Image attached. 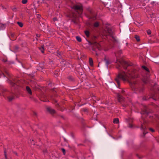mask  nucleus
Segmentation results:
<instances>
[{"label":"nucleus","mask_w":159,"mask_h":159,"mask_svg":"<svg viewBox=\"0 0 159 159\" xmlns=\"http://www.w3.org/2000/svg\"><path fill=\"white\" fill-rule=\"evenodd\" d=\"M56 116H57H57H59V117H61V118H62L63 119H65V117L63 116H61V115H57V114Z\"/></svg>","instance_id":"72a5a7b5"},{"label":"nucleus","mask_w":159,"mask_h":159,"mask_svg":"<svg viewBox=\"0 0 159 159\" xmlns=\"http://www.w3.org/2000/svg\"><path fill=\"white\" fill-rule=\"evenodd\" d=\"M145 126L143 124H141V130H144L143 133V136H144L145 134L147 133V132H145V129H146Z\"/></svg>","instance_id":"4468645a"},{"label":"nucleus","mask_w":159,"mask_h":159,"mask_svg":"<svg viewBox=\"0 0 159 159\" xmlns=\"http://www.w3.org/2000/svg\"><path fill=\"white\" fill-rule=\"evenodd\" d=\"M60 70L59 69L56 70L54 71V75L55 77H57L58 76V73Z\"/></svg>","instance_id":"a211bd4d"},{"label":"nucleus","mask_w":159,"mask_h":159,"mask_svg":"<svg viewBox=\"0 0 159 159\" xmlns=\"http://www.w3.org/2000/svg\"><path fill=\"white\" fill-rule=\"evenodd\" d=\"M53 21H56L58 20L57 18L56 17H54L53 18Z\"/></svg>","instance_id":"79ce46f5"},{"label":"nucleus","mask_w":159,"mask_h":159,"mask_svg":"<svg viewBox=\"0 0 159 159\" xmlns=\"http://www.w3.org/2000/svg\"><path fill=\"white\" fill-rule=\"evenodd\" d=\"M43 66L38 67V68L37 69L38 70H39V71H42V70L43 69Z\"/></svg>","instance_id":"58836bf2"},{"label":"nucleus","mask_w":159,"mask_h":159,"mask_svg":"<svg viewBox=\"0 0 159 159\" xmlns=\"http://www.w3.org/2000/svg\"><path fill=\"white\" fill-rule=\"evenodd\" d=\"M40 100H41V101H43V102H47V100H46V99H45V100H42L41 99H40Z\"/></svg>","instance_id":"603ef678"},{"label":"nucleus","mask_w":159,"mask_h":159,"mask_svg":"<svg viewBox=\"0 0 159 159\" xmlns=\"http://www.w3.org/2000/svg\"><path fill=\"white\" fill-rule=\"evenodd\" d=\"M152 110L149 107H146L142 111L143 113L144 114L148 115L149 113L152 112Z\"/></svg>","instance_id":"9d476101"},{"label":"nucleus","mask_w":159,"mask_h":159,"mask_svg":"<svg viewBox=\"0 0 159 159\" xmlns=\"http://www.w3.org/2000/svg\"><path fill=\"white\" fill-rule=\"evenodd\" d=\"M7 152H6V150L5 149H4V155H5V158L6 159H7Z\"/></svg>","instance_id":"473e14b6"},{"label":"nucleus","mask_w":159,"mask_h":159,"mask_svg":"<svg viewBox=\"0 0 159 159\" xmlns=\"http://www.w3.org/2000/svg\"><path fill=\"white\" fill-rule=\"evenodd\" d=\"M117 98L118 102L122 103L125 100V98L120 93L117 94Z\"/></svg>","instance_id":"9b49d317"},{"label":"nucleus","mask_w":159,"mask_h":159,"mask_svg":"<svg viewBox=\"0 0 159 159\" xmlns=\"http://www.w3.org/2000/svg\"><path fill=\"white\" fill-rule=\"evenodd\" d=\"M116 61L119 62L122 66L124 69L125 70H127V68L128 66H131L132 65V63L129 64L125 61H118V60H117Z\"/></svg>","instance_id":"423d86ee"},{"label":"nucleus","mask_w":159,"mask_h":159,"mask_svg":"<svg viewBox=\"0 0 159 159\" xmlns=\"http://www.w3.org/2000/svg\"><path fill=\"white\" fill-rule=\"evenodd\" d=\"M1 76L3 77H6L7 78L10 77V75L8 71L5 69L4 70V72H2V74L1 75Z\"/></svg>","instance_id":"f8f14e48"},{"label":"nucleus","mask_w":159,"mask_h":159,"mask_svg":"<svg viewBox=\"0 0 159 159\" xmlns=\"http://www.w3.org/2000/svg\"><path fill=\"white\" fill-rule=\"evenodd\" d=\"M40 17H41V16L40 14H38L37 16V17L38 18H40Z\"/></svg>","instance_id":"09e8293b"},{"label":"nucleus","mask_w":159,"mask_h":159,"mask_svg":"<svg viewBox=\"0 0 159 159\" xmlns=\"http://www.w3.org/2000/svg\"><path fill=\"white\" fill-rule=\"evenodd\" d=\"M134 38L137 42H139L140 40V37L139 36L137 35H135Z\"/></svg>","instance_id":"cd10ccee"},{"label":"nucleus","mask_w":159,"mask_h":159,"mask_svg":"<svg viewBox=\"0 0 159 159\" xmlns=\"http://www.w3.org/2000/svg\"><path fill=\"white\" fill-rule=\"evenodd\" d=\"M36 36H37V37H40V35L39 34H37L36 35Z\"/></svg>","instance_id":"6e6d98bb"},{"label":"nucleus","mask_w":159,"mask_h":159,"mask_svg":"<svg viewBox=\"0 0 159 159\" xmlns=\"http://www.w3.org/2000/svg\"><path fill=\"white\" fill-rule=\"evenodd\" d=\"M27 2V0H22V3L23 4H26Z\"/></svg>","instance_id":"e433bc0d"},{"label":"nucleus","mask_w":159,"mask_h":159,"mask_svg":"<svg viewBox=\"0 0 159 159\" xmlns=\"http://www.w3.org/2000/svg\"><path fill=\"white\" fill-rule=\"evenodd\" d=\"M72 8L75 11H78L79 14H81L83 11L82 7L79 5H75Z\"/></svg>","instance_id":"6e6552de"},{"label":"nucleus","mask_w":159,"mask_h":159,"mask_svg":"<svg viewBox=\"0 0 159 159\" xmlns=\"http://www.w3.org/2000/svg\"><path fill=\"white\" fill-rule=\"evenodd\" d=\"M89 64H90V66H93V59H92V58L90 57L89 58Z\"/></svg>","instance_id":"aec40b11"},{"label":"nucleus","mask_w":159,"mask_h":159,"mask_svg":"<svg viewBox=\"0 0 159 159\" xmlns=\"http://www.w3.org/2000/svg\"><path fill=\"white\" fill-rule=\"evenodd\" d=\"M44 46L43 45V46H41V47H40L39 48V49L40 50L41 52L42 53H44Z\"/></svg>","instance_id":"a878e982"},{"label":"nucleus","mask_w":159,"mask_h":159,"mask_svg":"<svg viewBox=\"0 0 159 159\" xmlns=\"http://www.w3.org/2000/svg\"><path fill=\"white\" fill-rule=\"evenodd\" d=\"M15 35L13 34H11V39L12 40H16V39L14 37Z\"/></svg>","instance_id":"bb28decb"},{"label":"nucleus","mask_w":159,"mask_h":159,"mask_svg":"<svg viewBox=\"0 0 159 159\" xmlns=\"http://www.w3.org/2000/svg\"><path fill=\"white\" fill-rule=\"evenodd\" d=\"M120 67V65H118V66H116V68L117 69H119Z\"/></svg>","instance_id":"de8ad7c7"},{"label":"nucleus","mask_w":159,"mask_h":159,"mask_svg":"<svg viewBox=\"0 0 159 159\" xmlns=\"http://www.w3.org/2000/svg\"><path fill=\"white\" fill-rule=\"evenodd\" d=\"M133 125L129 123V125H128V127H129V128H132L133 127Z\"/></svg>","instance_id":"37998d69"},{"label":"nucleus","mask_w":159,"mask_h":159,"mask_svg":"<svg viewBox=\"0 0 159 159\" xmlns=\"http://www.w3.org/2000/svg\"><path fill=\"white\" fill-rule=\"evenodd\" d=\"M82 111L84 112H88V109L86 108H83L82 109Z\"/></svg>","instance_id":"2f4dec72"},{"label":"nucleus","mask_w":159,"mask_h":159,"mask_svg":"<svg viewBox=\"0 0 159 159\" xmlns=\"http://www.w3.org/2000/svg\"><path fill=\"white\" fill-rule=\"evenodd\" d=\"M97 53H96V55H97Z\"/></svg>","instance_id":"69168bd1"},{"label":"nucleus","mask_w":159,"mask_h":159,"mask_svg":"<svg viewBox=\"0 0 159 159\" xmlns=\"http://www.w3.org/2000/svg\"><path fill=\"white\" fill-rule=\"evenodd\" d=\"M55 103H57V100H55Z\"/></svg>","instance_id":"bf43d9fd"},{"label":"nucleus","mask_w":159,"mask_h":159,"mask_svg":"<svg viewBox=\"0 0 159 159\" xmlns=\"http://www.w3.org/2000/svg\"><path fill=\"white\" fill-rule=\"evenodd\" d=\"M104 60L105 62L106 65L107 67L111 63L110 60L106 56L104 57Z\"/></svg>","instance_id":"ddd939ff"},{"label":"nucleus","mask_w":159,"mask_h":159,"mask_svg":"<svg viewBox=\"0 0 159 159\" xmlns=\"http://www.w3.org/2000/svg\"><path fill=\"white\" fill-rule=\"evenodd\" d=\"M81 119L82 120L84 121V119L82 118H81Z\"/></svg>","instance_id":"052dcab7"},{"label":"nucleus","mask_w":159,"mask_h":159,"mask_svg":"<svg viewBox=\"0 0 159 159\" xmlns=\"http://www.w3.org/2000/svg\"><path fill=\"white\" fill-rule=\"evenodd\" d=\"M107 33L109 34V35L112 38V41L116 43L117 42L116 39L113 35L114 32L112 31L111 29L110 28L107 27Z\"/></svg>","instance_id":"39448f33"},{"label":"nucleus","mask_w":159,"mask_h":159,"mask_svg":"<svg viewBox=\"0 0 159 159\" xmlns=\"http://www.w3.org/2000/svg\"><path fill=\"white\" fill-rule=\"evenodd\" d=\"M13 153H14V154H15V155H16V156H17V153L16 152H14V151H13Z\"/></svg>","instance_id":"8fccbe9b"},{"label":"nucleus","mask_w":159,"mask_h":159,"mask_svg":"<svg viewBox=\"0 0 159 159\" xmlns=\"http://www.w3.org/2000/svg\"><path fill=\"white\" fill-rule=\"evenodd\" d=\"M97 37H96V36H93V39L94 41V40H95L96 39H97Z\"/></svg>","instance_id":"c03bdc74"},{"label":"nucleus","mask_w":159,"mask_h":159,"mask_svg":"<svg viewBox=\"0 0 159 159\" xmlns=\"http://www.w3.org/2000/svg\"><path fill=\"white\" fill-rule=\"evenodd\" d=\"M137 71L135 69H132L131 70H128V73L124 71H122L119 73L116 77L115 79L118 88L120 86V80H121L125 82L128 80L129 78L130 77L132 78L138 77Z\"/></svg>","instance_id":"f257e3e1"},{"label":"nucleus","mask_w":159,"mask_h":159,"mask_svg":"<svg viewBox=\"0 0 159 159\" xmlns=\"http://www.w3.org/2000/svg\"><path fill=\"white\" fill-rule=\"evenodd\" d=\"M99 26V23L98 22L96 21L93 24V26L95 28H97Z\"/></svg>","instance_id":"b1692460"},{"label":"nucleus","mask_w":159,"mask_h":159,"mask_svg":"<svg viewBox=\"0 0 159 159\" xmlns=\"http://www.w3.org/2000/svg\"><path fill=\"white\" fill-rule=\"evenodd\" d=\"M122 105H123V107H126V105H124L123 104Z\"/></svg>","instance_id":"13d9d810"},{"label":"nucleus","mask_w":159,"mask_h":159,"mask_svg":"<svg viewBox=\"0 0 159 159\" xmlns=\"http://www.w3.org/2000/svg\"><path fill=\"white\" fill-rule=\"evenodd\" d=\"M33 115L34 116L36 117H37V116H38V114H37V113L35 112V111H33Z\"/></svg>","instance_id":"c9c22d12"},{"label":"nucleus","mask_w":159,"mask_h":159,"mask_svg":"<svg viewBox=\"0 0 159 159\" xmlns=\"http://www.w3.org/2000/svg\"><path fill=\"white\" fill-rule=\"evenodd\" d=\"M19 47L17 46H15L14 47V51L16 52L19 49Z\"/></svg>","instance_id":"c756f323"},{"label":"nucleus","mask_w":159,"mask_h":159,"mask_svg":"<svg viewBox=\"0 0 159 159\" xmlns=\"http://www.w3.org/2000/svg\"><path fill=\"white\" fill-rule=\"evenodd\" d=\"M46 109L47 111L53 116L56 117H57L56 115L57 113L55 110L52 109V107H47Z\"/></svg>","instance_id":"0eeeda50"},{"label":"nucleus","mask_w":159,"mask_h":159,"mask_svg":"<svg viewBox=\"0 0 159 159\" xmlns=\"http://www.w3.org/2000/svg\"><path fill=\"white\" fill-rule=\"evenodd\" d=\"M64 140L65 141H66V142L67 141V140L65 138H64Z\"/></svg>","instance_id":"4d7b16f0"},{"label":"nucleus","mask_w":159,"mask_h":159,"mask_svg":"<svg viewBox=\"0 0 159 159\" xmlns=\"http://www.w3.org/2000/svg\"><path fill=\"white\" fill-rule=\"evenodd\" d=\"M6 26V24H2V23L0 24V29L1 30H3L4 29Z\"/></svg>","instance_id":"412c9836"},{"label":"nucleus","mask_w":159,"mask_h":159,"mask_svg":"<svg viewBox=\"0 0 159 159\" xmlns=\"http://www.w3.org/2000/svg\"><path fill=\"white\" fill-rule=\"evenodd\" d=\"M155 3L154 2H151V4L152 5L154 3Z\"/></svg>","instance_id":"864d4df0"},{"label":"nucleus","mask_w":159,"mask_h":159,"mask_svg":"<svg viewBox=\"0 0 159 159\" xmlns=\"http://www.w3.org/2000/svg\"><path fill=\"white\" fill-rule=\"evenodd\" d=\"M142 69L146 71L148 73H149L150 71L149 69L145 66H142Z\"/></svg>","instance_id":"dca6fc26"},{"label":"nucleus","mask_w":159,"mask_h":159,"mask_svg":"<svg viewBox=\"0 0 159 159\" xmlns=\"http://www.w3.org/2000/svg\"><path fill=\"white\" fill-rule=\"evenodd\" d=\"M26 91L29 94H30V95H32V91L29 87L28 86H26Z\"/></svg>","instance_id":"2eb2a0df"},{"label":"nucleus","mask_w":159,"mask_h":159,"mask_svg":"<svg viewBox=\"0 0 159 159\" xmlns=\"http://www.w3.org/2000/svg\"><path fill=\"white\" fill-rule=\"evenodd\" d=\"M2 61L4 62H6L7 61V59H3L2 60Z\"/></svg>","instance_id":"a19ab883"},{"label":"nucleus","mask_w":159,"mask_h":159,"mask_svg":"<svg viewBox=\"0 0 159 159\" xmlns=\"http://www.w3.org/2000/svg\"><path fill=\"white\" fill-rule=\"evenodd\" d=\"M76 40H77V41H78L79 42H81L82 39L80 37H79V36H77L76 37Z\"/></svg>","instance_id":"c85d7f7f"},{"label":"nucleus","mask_w":159,"mask_h":159,"mask_svg":"<svg viewBox=\"0 0 159 159\" xmlns=\"http://www.w3.org/2000/svg\"><path fill=\"white\" fill-rule=\"evenodd\" d=\"M89 45L92 46V50L94 51H96V49H98V50H101V47L100 44L98 43L93 41H88Z\"/></svg>","instance_id":"20e7f679"},{"label":"nucleus","mask_w":159,"mask_h":159,"mask_svg":"<svg viewBox=\"0 0 159 159\" xmlns=\"http://www.w3.org/2000/svg\"><path fill=\"white\" fill-rule=\"evenodd\" d=\"M113 122L114 124H118L119 123V120L118 118H114L113 120Z\"/></svg>","instance_id":"393cba45"},{"label":"nucleus","mask_w":159,"mask_h":159,"mask_svg":"<svg viewBox=\"0 0 159 159\" xmlns=\"http://www.w3.org/2000/svg\"><path fill=\"white\" fill-rule=\"evenodd\" d=\"M57 56L60 59H61L62 57V52H59L58 51L57 52Z\"/></svg>","instance_id":"4be33fe9"},{"label":"nucleus","mask_w":159,"mask_h":159,"mask_svg":"<svg viewBox=\"0 0 159 159\" xmlns=\"http://www.w3.org/2000/svg\"><path fill=\"white\" fill-rule=\"evenodd\" d=\"M54 89H55L54 88L53 89H52V90H54Z\"/></svg>","instance_id":"e2e57ef3"},{"label":"nucleus","mask_w":159,"mask_h":159,"mask_svg":"<svg viewBox=\"0 0 159 159\" xmlns=\"http://www.w3.org/2000/svg\"><path fill=\"white\" fill-rule=\"evenodd\" d=\"M136 156L139 159H141L142 157H140L139 155L138 154H137Z\"/></svg>","instance_id":"49530a36"},{"label":"nucleus","mask_w":159,"mask_h":159,"mask_svg":"<svg viewBox=\"0 0 159 159\" xmlns=\"http://www.w3.org/2000/svg\"><path fill=\"white\" fill-rule=\"evenodd\" d=\"M87 17L89 19H93L95 20L96 19L97 15L94 10L90 7H88L87 9Z\"/></svg>","instance_id":"7ed1b4c3"},{"label":"nucleus","mask_w":159,"mask_h":159,"mask_svg":"<svg viewBox=\"0 0 159 159\" xmlns=\"http://www.w3.org/2000/svg\"><path fill=\"white\" fill-rule=\"evenodd\" d=\"M68 79L71 82H75V79L72 76L69 75L68 77Z\"/></svg>","instance_id":"f3484780"},{"label":"nucleus","mask_w":159,"mask_h":159,"mask_svg":"<svg viewBox=\"0 0 159 159\" xmlns=\"http://www.w3.org/2000/svg\"><path fill=\"white\" fill-rule=\"evenodd\" d=\"M118 53L119 54H121L122 53V50H120L118 52Z\"/></svg>","instance_id":"a18cd8bd"},{"label":"nucleus","mask_w":159,"mask_h":159,"mask_svg":"<svg viewBox=\"0 0 159 159\" xmlns=\"http://www.w3.org/2000/svg\"><path fill=\"white\" fill-rule=\"evenodd\" d=\"M67 17L69 18H72L73 19L71 20V21L74 22L75 24H76V21L75 19L76 17V15L75 14L72 13L68 14L67 16Z\"/></svg>","instance_id":"1a4fd4ad"},{"label":"nucleus","mask_w":159,"mask_h":159,"mask_svg":"<svg viewBox=\"0 0 159 159\" xmlns=\"http://www.w3.org/2000/svg\"><path fill=\"white\" fill-rule=\"evenodd\" d=\"M84 33L86 36L87 37H89L90 36V32L88 30H86L84 31Z\"/></svg>","instance_id":"5701e85b"},{"label":"nucleus","mask_w":159,"mask_h":159,"mask_svg":"<svg viewBox=\"0 0 159 159\" xmlns=\"http://www.w3.org/2000/svg\"><path fill=\"white\" fill-rule=\"evenodd\" d=\"M124 92H125V91H124V90H122L121 91V93H123Z\"/></svg>","instance_id":"5fc2aeb1"},{"label":"nucleus","mask_w":159,"mask_h":159,"mask_svg":"<svg viewBox=\"0 0 159 159\" xmlns=\"http://www.w3.org/2000/svg\"><path fill=\"white\" fill-rule=\"evenodd\" d=\"M50 83H48V85H50Z\"/></svg>","instance_id":"680f3d73"},{"label":"nucleus","mask_w":159,"mask_h":159,"mask_svg":"<svg viewBox=\"0 0 159 159\" xmlns=\"http://www.w3.org/2000/svg\"><path fill=\"white\" fill-rule=\"evenodd\" d=\"M56 107H57L58 109L61 111H63L64 110V108L60 107V106L58 104L56 105Z\"/></svg>","instance_id":"6ab92c4d"},{"label":"nucleus","mask_w":159,"mask_h":159,"mask_svg":"<svg viewBox=\"0 0 159 159\" xmlns=\"http://www.w3.org/2000/svg\"><path fill=\"white\" fill-rule=\"evenodd\" d=\"M149 129L150 131H152V132H153L155 131V130L154 129L152 128H149Z\"/></svg>","instance_id":"ea45409f"},{"label":"nucleus","mask_w":159,"mask_h":159,"mask_svg":"<svg viewBox=\"0 0 159 159\" xmlns=\"http://www.w3.org/2000/svg\"><path fill=\"white\" fill-rule=\"evenodd\" d=\"M17 24L18 25L20 26V27H22L23 26V24L21 22H17Z\"/></svg>","instance_id":"7c9ffc66"},{"label":"nucleus","mask_w":159,"mask_h":159,"mask_svg":"<svg viewBox=\"0 0 159 159\" xmlns=\"http://www.w3.org/2000/svg\"><path fill=\"white\" fill-rule=\"evenodd\" d=\"M131 87L134 89V91L136 92H143L144 89V88L143 85L136 82H134L131 84Z\"/></svg>","instance_id":"f03ea898"},{"label":"nucleus","mask_w":159,"mask_h":159,"mask_svg":"<svg viewBox=\"0 0 159 159\" xmlns=\"http://www.w3.org/2000/svg\"><path fill=\"white\" fill-rule=\"evenodd\" d=\"M61 150L63 153V154H64V155H65L66 154V150H65V149H64V148H62L61 149Z\"/></svg>","instance_id":"f704fd0d"},{"label":"nucleus","mask_w":159,"mask_h":159,"mask_svg":"<svg viewBox=\"0 0 159 159\" xmlns=\"http://www.w3.org/2000/svg\"><path fill=\"white\" fill-rule=\"evenodd\" d=\"M147 33L148 34H150L151 33V31L150 30H147Z\"/></svg>","instance_id":"4c0bfd02"},{"label":"nucleus","mask_w":159,"mask_h":159,"mask_svg":"<svg viewBox=\"0 0 159 159\" xmlns=\"http://www.w3.org/2000/svg\"><path fill=\"white\" fill-rule=\"evenodd\" d=\"M149 117L151 118V117H152V116H150Z\"/></svg>","instance_id":"0e129e2a"},{"label":"nucleus","mask_w":159,"mask_h":159,"mask_svg":"<svg viewBox=\"0 0 159 159\" xmlns=\"http://www.w3.org/2000/svg\"><path fill=\"white\" fill-rule=\"evenodd\" d=\"M16 7H14L12 9V10L14 11H16Z\"/></svg>","instance_id":"3c124183"}]
</instances>
